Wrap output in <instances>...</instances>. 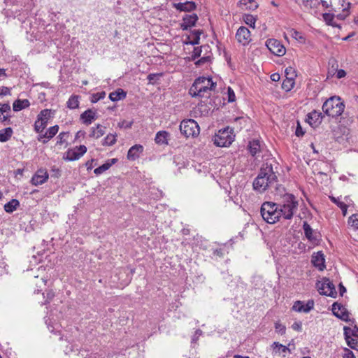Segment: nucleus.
<instances>
[{
  "label": "nucleus",
  "instance_id": "nucleus-33",
  "mask_svg": "<svg viewBox=\"0 0 358 358\" xmlns=\"http://www.w3.org/2000/svg\"><path fill=\"white\" fill-rule=\"evenodd\" d=\"M260 149L259 141L257 140H253L250 142L248 145V150L252 156H255Z\"/></svg>",
  "mask_w": 358,
  "mask_h": 358
},
{
  "label": "nucleus",
  "instance_id": "nucleus-41",
  "mask_svg": "<svg viewBox=\"0 0 358 358\" xmlns=\"http://www.w3.org/2000/svg\"><path fill=\"white\" fill-rule=\"evenodd\" d=\"M110 168L109 162H106L105 164L95 169L94 173L96 175H100L107 171Z\"/></svg>",
  "mask_w": 358,
  "mask_h": 358
},
{
  "label": "nucleus",
  "instance_id": "nucleus-52",
  "mask_svg": "<svg viewBox=\"0 0 358 358\" xmlns=\"http://www.w3.org/2000/svg\"><path fill=\"white\" fill-rule=\"evenodd\" d=\"M209 60V57H203L198 61L195 62L196 66H201L205 63H206Z\"/></svg>",
  "mask_w": 358,
  "mask_h": 358
},
{
  "label": "nucleus",
  "instance_id": "nucleus-53",
  "mask_svg": "<svg viewBox=\"0 0 358 358\" xmlns=\"http://www.w3.org/2000/svg\"><path fill=\"white\" fill-rule=\"evenodd\" d=\"M200 43V38L199 36H194V38L192 41L186 42V44H191V45H198Z\"/></svg>",
  "mask_w": 358,
  "mask_h": 358
},
{
  "label": "nucleus",
  "instance_id": "nucleus-3",
  "mask_svg": "<svg viewBox=\"0 0 358 358\" xmlns=\"http://www.w3.org/2000/svg\"><path fill=\"white\" fill-rule=\"evenodd\" d=\"M278 205V210L280 213V218L283 217L286 220H290L294 215V212L296 210L298 201L296 200L293 194H286L282 203Z\"/></svg>",
  "mask_w": 358,
  "mask_h": 358
},
{
  "label": "nucleus",
  "instance_id": "nucleus-22",
  "mask_svg": "<svg viewBox=\"0 0 358 358\" xmlns=\"http://www.w3.org/2000/svg\"><path fill=\"white\" fill-rule=\"evenodd\" d=\"M348 331H351V328L345 327H344V335L345 339L348 343V345L355 350H358V340L357 338H352L348 334Z\"/></svg>",
  "mask_w": 358,
  "mask_h": 358
},
{
  "label": "nucleus",
  "instance_id": "nucleus-60",
  "mask_svg": "<svg viewBox=\"0 0 358 358\" xmlns=\"http://www.w3.org/2000/svg\"><path fill=\"white\" fill-rule=\"evenodd\" d=\"M271 79L274 82H277L280 79V76L279 73H273L271 76Z\"/></svg>",
  "mask_w": 358,
  "mask_h": 358
},
{
  "label": "nucleus",
  "instance_id": "nucleus-27",
  "mask_svg": "<svg viewBox=\"0 0 358 358\" xmlns=\"http://www.w3.org/2000/svg\"><path fill=\"white\" fill-rule=\"evenodd\" d=\"M169 136V133L166 131H158L156 134L155 141L157 144L162 145V144H168L167 137Z\"/></svg>",
  "mask_w": 358,
  "mask_h": 358
},
{
  "label": "nucleus",
  "instance_id": "nucleus-40",
  "mask_svg": "<svg viewBox=\"0 0 358 358\" xmlns=\"http://www.w3.org/2000/svg\"><path fill=\"white\" fill-rule=\"evenodd\" d=\"M106 96V92L104 91L94 93L91 96V102L96 103L98 101L103 99Z\"/></svg>",
  "mask_w": 358,
  "mask_h": 358
},
{
  "label": "nucleus",
  "instance_id": "nucleus-36",
  "mask_svg": "<svg viewBox=\"0 0 358 358\" xmlns=\"http://www.w3.org/2000/svg\"><path fill=\"white\" fill-rule=\"evenodd\" d=\"M344 0H333L329 11L337 12L344 6Z\"/></svg>",
  "mask_w": 358,
  "mask_h": 358
},
{
  "label": "nucleus",
  "instance_id": "nucleus-23",
  "mask_svg": "<svg viewBox=\"0 0 358 358\" xmlns=\"http://www.w3.org/2000/svg\"><path fill=\"white\" fill-rule=\"evenodd\" d=\"M242 10H255L258 8V4L254 0H241L238 3Z\"/></svg>",
  "mask_w": 358,
  "mask_h": 358
},
{
  "label": "nucleus",
  "instance_id": "nucleus-38",
  "mask_svg": "<svg viewBox=\"0 0 358 358\" xmlns=\"http://www.w3.org/2000/svg\"><path fill=\"white\" fill-rule=\"evenodd\" d=\"M243 21L245 22V24H247L252 28L255 27V22H256L257 18L255 16H253L252 15H250V14H245L243 16Z\"/></svg>",
  "mask_w": 358,
  "mask_h": 358
},
{
  "label": "nucleus",
  "instance_id": "nucleus-1",
  "mask_svg": "<svg viewBox=\"0 0 358 358\" xmlns=\"http://www.w3.org/2000/svg\"><path fill=\"white\" fill-rule=\"evenodd\" d=\"M278 178L273 170L271 164L263 165L260 171L253 182V187L259 192H264L269 187L277 186Z\"/></svg>",
  "mask_w": 358,
  "mask_h": 358
},
{
  "label": "nucleus",
  "instance_id": "nucleus-26",
  "mask_svg": "<svg viewBox=\"0 0 358 358\" xmlns=\"http://www.w3.org/2000/svg\"><path fill=\"white\" fill-rule=\"evenodd\" d=\"M127 93L122 89H117L116 91L110 93L109 99L112 101H117L126 97Z\"/></svg>",
  "mask_w": 358,
  "mask_h": 358
},
{
  "label": "nucleus",
  "instance_id": "nucleus-48",
  "mask_svg": "<svg viewBox=\"0 0 358 358\" xmlns=\"http://www.w3.org/2000/svg\"><path fill=\"white\" fill-rule=\"evenodd\" d=\"M343 358H355V356L352 351L349 350L348 348H344V353L343 355Z\"/></svg>",
  "mask_w": 358,
  "mask_h": 358
},
{
  "label": "nucleus",
  "instance_id": "nucleus-10",
  "mask_svg": "<svg viewBox=\"0 0 358 358\" xmlns=\"http://www.w3.org/2000/svg\"><path fill=\"white\" fill-rule=\"evenodd\" d=\"M268 49L274 55L282 56L285 54V48L281 43L274 38L268 39L266 42Z\"/></svg>",
  "mask_w": 358,
  "mask_h": 358
},
{
  "label": "nucleus",
  "instance_id": "nucleus-62",
  "mask_svg": "<svg viewBox=\"0 0 358 358\" xmlns=\"http://www.w3.org/2000/svg\"><path fill=\"white\" fill-rule=\"evenodd\" d=\"M235 122H238L240 124H242L243 122H246V119L243 117H238L234 119Z\"/></svg>",
  "mask_w": 358,
  "mask_h": 358
},
{
  "label": "nucleus",
  "instance_id": "nucleus-32",
  "mask_svg": "<svg viewBox=\"0 0 358 358\" xmlns=\"http://www.w3.org/2000/svg\"><path fill=\"white\" fill-rule=\"evenodd\" d=\"M12 134L13 129L10 127H7L6 129L0 130V141H7L11 137Z\"/></svg>",
  "mask_w": 358,
  "mask_h": 358
},
{
  "label": "nucleus",
  "instance_id": "nucleus-31",
  "mask_svg": "<svg viewBox=\"0 0 358 358\" xmlns=\"http://www.w3.org/2000/svg\"><path fill=\"white\" fill-rule=\"evenodd\" d=\"M79 96L72 95L66 102V106L70 109H76L79 106Z\"/></svg>",
  "mask_w": 358,
  "mask_h": 358
},
{
  "label": "nucleus",
  "instance_id": "nucleus-9",
  "mask_svg": "<svg viewBox=\"0 0 358 358\" xmlns=\"http://www.w3.org/2000/svg\"><path fill=\"white\" fill-rule=\"evenodd\" d=\"M50 117V110H42L38 115L37 120L34 124V129L37 133H42L46 127L48 121Z\"/></svg>",
  "mask_w": 358,
  "mask_h": 358
},
{
  "label": "nucleus",
  "instance_id": "nucleus-61",
  "mask_svg": "<svg viewBox=\"0 0 358 358\" xmlns=\"http://www.w3.org/2000/svg\"><path fill=\"white\" fill-rule=\"evenodd\" d=\"M94 160L92 159L91 160L87 161L85 163V166H86L87 170H91L93 168V162H94Z\"/></svg>",
  "mask_w": 358,
  "mask_h": 358
},
{
  "label": "nucleus",
  "instance_id": "nucleus-39",
  "mask_svg": "<svg viewBox=\"0 0 358 358\" xmlns=\"http://www.w3.org/2000/svg\"><path fill=\"white\" fill-rule=\"evenodd\" d=\"M323 19L326 22L328 25H331L333 27H341L338 24L334 22V15L331 13H324Z\"/></svg>",
  "mask_w": 358,
  "mask_h": 358
},
{
  "label": "nucleus",
  "instance_id": "nucleus-37",
  "mask_svg": "<svg viewBox=\"0 0 358 358\" xmlns=\"http://www.w3.org/2000/svg\"><path fill=\"white\" fill-rule=\"evenodd\" d=\"M116 136V134H108L104 138L102 145L105 146H111L114 145L117 141Z\"/></svg>",
  "mask_w": 358,
  "mask_h": 358
},
{
  "label": "nucleus",
  "instance_id": "nucleus-43",
  "mask_svg": "<svg viewBox=\"0 0 358 358\" xmlns=\"http://www.w3.org/2000/svg\"><path fill=\"white\" fill-rule=\"evenodd\" d=\"M273 345L274 346L273 350L275 352H286L289 350L285 345H283L278 342H274Z\"/></svg>",
  "mask_w": 358,
  "mask_h": 358
},
{
  "label": "nucleus",
  "instance_id": "nucleus-58",
  "mask_svg": "<svg viewBox=\"0 0 358 358\" xmlns=\"http://www.w3.org/2000/svg\"><path fill=\"white\" fill-rule=\"evenodd\" d=\"M159 75L158 74H155V73H150L148 76V80H149V82L150 83H153L154 81L155 80L157 76H159Z\"/></svg>",
  "mask_w": 358,
  "mask_h": 358
},
{
  "label": "nucleus",
  "instance_id": "nucleus-4",
  "mask_svg": "<svg viewBox=\"0 0 358 358\" xmlns=\"http://www.w3.org/2000/svg\"><path fill=\"white\" fill-rule=\"evenodd\" d=\"M345 105L339 96H334L328 99L322 106L323 112L328 116L337 117L344 111Z\"/></svg>",
  "mask_w": 358,
  "mask_h": 358
},
{
  "label": "nucleus",
  "instance_id": "nucleus-14",
  "mask_svg": "<svg viewBox=\"0 0 358 358\" xmlns=\"http://www.w3.org/2000/svg\"><path fill=\"white\" fill-rule=\"evenodd\" d=\"M48 179V173L45 169H38L33 176L31 182L33 185L38 186L45 183Z\"/></svg>",
  "mask_w": 358,
  "mask_h": 358
},
{
  "label": "nucleus",
  "instance_id": "nucleus-56",
  "mask_svg": "<svg viewBox=\"0 0 358 358\" xmlns=\"http://www.w3.org/2000/svg\"><path fill=\"white\" fill-rule=\"evenodd\" d=\"M10 89L7 87H0V95H8L10 94Z\"/></svg>",
  "mask_w": 358,
  "mask_h": 358
},
{
  "label": "nucleus",
  "instance_id": "nucleus-19",
  "mask_svg": "<svg viewBox=\"0 0 358 358\" xmlns=\"http://www.w3.org/2000/svg\"><path fill=\"white\" fill-rule=\"evenodd\" d=\"M96 111L92 109H87L80 115V119L84 124L89 125L93 120L96 119Z\"/></svg>",
  "mask_w": 358,
  "mask_h": 358
},
{
  "label": "nucleus",
  "instance_id": "nucleus-2",
  "mask_svg": "<svg viewBox=\"0 0 358 358\" xmlns=\"http://www.w3.org/2000/svg\"><path fill=\"white\" fill-rule=\"evenodd\" d=\"M215 86L216 83L210 78L199 77L194 82L189 93L192 96L209 98L210 92L215 90Z\"/></svg>",
  "mask_w": 358,
  "mask_h": 358
},
{
  "label": "nucleus",
  "instance_id": "nucleus-51",
  "mask_svg": "<svg viewBox=\"0 0 358 358\" xmlns=\"http://www.w3.org/2000/svg\"><path fill=\"white\" fill-rule=\"evenodd\" d=\"M295 134L296 136H302L304 134V131L300 125L299 122L297 124V127L296 129Z\"/></svg>",
  "mask_w": 358,
  "mask_h": 358
},
{
  "label": "nucleus",
  "instance_id": "nucleus-64",
  "mask_svg": "<svg viewBox=\"0 0 358 358\" xmlns=\"http://www.w3.org/2000/svg\"><path fill=\"white\" fill-rule=\"evenodd\" d=\"M292 36L296 38V39H301L302 38V36H301V33L296 31H294V34H292Z\"/></svg>",
  "mask_w": 358,
  "mask_h": 358
},
{
  "label": "nucleus",
  "instance_id": "nucleus-57",
  "mask_svg": "<svg viewBox=\"0 0 358 358\" xmlns=\"http://www.w3.org/2000/svg\"><path fill=\"white\" fill-rule=\"evenodd\" d=\"M346 76V72L343 69H339L337 71L336 77L338 78H344Z\"/></svg>",
  "mask_w": 358,
  "mask_h": 358
},
{
  "label": "nucleus",
  "instance_id": "nucleus-8",
  "mask_svg": "<svg viewBox=\"0 0 358 358\" xmlns=\"http://www.w3.org/2000/svg\"><path fill=\"white\" fill-rule=\"evenodd\" d=\"M317 289L320 294L336 298L337 292L333 282L327 278H324L321 282L316 285Z\"/></svg>",
  "mask_w": 358,
  "mask_h": 358
},
{
  "label": "nucleus",
  "instance_id": "nucleus-28",
  "mask_svg": "<svg viewBox=\"0 0 358 358\" xmlns=\"http://www.w3.org/2000/svg\"><path fill=\"white\" fill-rule=\"evenodd\" d=\"M20 206V202L15 199H11L4 205V210L6 213H13Z\"/></svg>",
  "mask_w": 358,
  "mask_h": 358
},
{
  "label": "nucleus",
  "instance_id": "nucleus-45",
  "mask_svg": "<svg viewBox=\"0 0 358 358\" xmlns=\"http://www.w3.org/2000/svg\"><path fill=\"white\" fill-rule=\"evenodd\" d=\"M275 328L276 331L278 332L279 334H280L282 335L285 334L286 328L282 324H280L279 322L275 323Z\"/></svg>",
  "mask_w": 358,
  "mask_h": 358
},
{
  "label": "nucleus",
  "instance_id": "nucleus-6",
  "mask_svg": "<svg viewBox=\"0 0 358 358\" xmlns=\"http://www.w3.org/2000/svg\"><path fill=\"white\" fill-rule=\"evenodd\" d=\"M234 137L232 129L227 127L220 130L218 134L214 136L213 141L218 147H228L234 141Z\"/></svg>",
  "mask_w": 358,
  "mask_h": 358
},
{
  "label": "nucleus",
  "instance_id": "nucleus-30",
  "mask_svg": "<svg viewBox=\"0 0 358 358\" xmlns=\"http://www.w3.org/2000/svg\"><path fill=\"white\" fill-rule=\"evenodd\" d=\"M303 229L306 237L310 241H314L316 240V238L313 236V230L311 228V227L308 224L307 222H303Z\"/></svg>",
  "mask_w": 358,
  "mask_h": 358
},
{
  "label": "nucleus",
  "instance_id": "nucleus-34",
  "mask_svg": "<svg viewBox=\"0 0 358 358\" xmlns=\"http://www.w3.org/2000/svg\"><path fill=\"white\" fill-rule=\"evenodd\" d=\"M294 78L292 77H287L282 82V88L286 92H289L294 87Z\"/></svg>",
  "mask_w": 358,
  "mask_h": 358
},
{
  "label": "nucleus",
  "instance_id": "nucleus-25",
  "mask_svg": "<svg viewBox=\"0 0 358 358\" xmlns=\"http://www.w3.org/2000/svg\"><path fill=\"white\" fill-rule=\"evenodd\" d=\"M30 103L28 99H17L13 104V109L14 111H20L29 107Z\"/></svg>",
  "mask_w": 358,
  "mask_h": 358
},
{
  "label": "nucleus",
  "instance_id": "nucleus-59",
  "mask_svg": "<svg viewBox=\"0 0 358 358\" xmlns=\"http://www.w3.org/2000/svg\"><path fill=\"white\" fill-rule=\"evenodd\" d=\"M292 327L293 329H294L296 331H301V324L300 322H294L292 325Z\"/></svg>",
  "mask_w": 358,
  "mask_h": 358
},
{
  "label": "nucleus",
  "instance_id": "nucleus-15",
  "mask_svg": "<svg viewBox=\"0 0 358 358\" xmlns=\"http://www.w3.org/2000/svg\"><path fill=\"white\" fill-rule=\"evenodd\" d=\"M314 307V302L312 300L308 301L306 304L300 301L294 303L292 309L296 312L308 313Z\"/></svg>",
  "mask_w": 358,
  "mask_h": 358
},
{
  "label": "nucleus",
  "instance_id": "nucleus-17",
  "mask_svg": "<svg viewBox=\"0 0 358 358\" xmlns=\"http://www.w3.org/2000/svg\"><path fill=\"white\" fill-rule=\"evenodd\" d=\"M198 20V17L196 14L185 15L182 19V23L180 24L182 30H187L192 26H194L195 23Z\"/></svg>",
  "mask_w": 358,
  "mask_h": 358
},
{
  "label": "nucleus",
  "instance_id": "nucleus-35",
  "mask_svg": "<svg viewBox=\"0 0 358 358\" xmlns=\"http://www.w3.org/2000/svg\"><path fill=\"white\" fill-rule=\"evenodd\" d=\"M348 225L355 231L358 230V213L353 214L349 217Z\"/></svg>",
  "mask_w": 358,
  "mask_h": 358
},
{
  "label": "nucleus",
  "instance_id": "nucleus-54",
  "mask_svg": "<svg viewBox=\"0 0 358 358\" xmlns=\"http://www.w3.org/2000/svg\"><path fill=\"white\" fill-rule=\"evenodd\" d=\"M55 294L52 291H48L46 294L47 299L45 301V303H49L54 297Z\"/></svg>",
  "mask_w": 358,
  "mask_h": 358
},
{
  "label": "nucleus",
  "instance_id": "nucleus-50",
  "mask_svg": "<svg viewBox=\"0 0 358 358\" xmlns=\"http://www.w3.org/2000/svg\"><path fill=\"white\" fill-rule=\"evenodd\" d=\"M332 1L333 0H320V3H322L324 8L329 10Z\"/></svg>",
  "mask_w": 358,
  "mask_h": 358
},
{
  "label": "nucleus",
  "instance_id": "nucleus-18",
  "mask_svg": "<svg viewBox=\"0 0 358 358\" xmlns=\"http://www.w3.org/2000/svg\"><path fill=\"white\" fill-rule=\"evenodd\" d=\"M59 126L55 125L53 127H50L45 134H40L38 140L43 143H46L48 141L52 138L53 136L56 135L58 132Z\"/></svg>",
  "mask_w": 358,
  "mask_h": 358
},
{
  "label": "nucleus",
  "instance_id": "nucleus-46",
  "mask_svg": "<svg viewBox=\"0 0 358 358\" xmlns=\"http://www.w3.org/2000/svg\"><path fill=\"white\" fill-rule=\"evenodd\" d=\"M227 94H228V101L234 102L235 101L236 96H235V93H234V90L230 87H229L227 89Z\"/></svg>",
  "mask_w": 358,
  "mask_h": 358
},
{
  "label": "nucleus",
  "instance_id": "nucleus-5",
  "mask_svg": "<svg viewBox=\"0 0 358 358\" xmlns=\"http://www.w3.org/2000/svg\"><path fill=\"white\" fill-rule=\"evenodd\" d=\"M278 205L273 202L266 201L261 206V215L264 221L269 224H274L280 220V213L278 210Z\"/></svg>",
  "mask_w": 358,
  "mask_h": 358
},
{
  "label": "nucleus",
  "instance_id": "nucleus-49",
  "mask_svg": "<svg viewBox=\"0 0 358 358\" xmlns=\"http://www.w3.org/2000/svg\"><path fill=\"white\" fill-rule=\"evenodd\" d=\"M69 135V133H64V132H62L59 134V136H57L58 138V141L57 142V144H63L65 141H66V139H65V136H68Z\"/></svg>",
  "mask_w": 358,
  "mask_h": 358
},
{
  "label": "nucleus",
  "instance_id": "nucleus-24",
  "mask_svg": "<svg viewBox=\"0 0 358 358\" xmlns=\"http://www.w3.org/2000/svg\"><path fill=\"white\" fill-rule=\"evenodd\" d=\"M175 8L181 11H191L196 8V5L193 1H186L185 3H176Z\"/></svg>",
  "mask_w": 358,
  "mask_h": 358
},
{
  "label": "nucleus",
  "instance_id": "nucleus-11",
  "mask_svg": "<svg viewBox=\"0 0 358 358\" xmlns=\"http://www.w3.org/2000/svg\"><path fill=\"white\" fill-rule=\"evenodd\" d=\"M87 152L85 145L76 146L72 149H69L66 152L64 159L68 161H74L80 159Z\"/></svg>",
  "mask_w": 358,
  "mask_h": 358
},
{
  "label": "nucleus",
  "instance_id": "nucleus-44",
  "mask_svg": "<svg viewBox=\"0 0 358 358\" xmlns=\"http://www.w3.org/2000/svg\"><path fill=\"white\" fill-rule=\"evenodd\" d=\"M133 123V121L127 122L126 120H122L118 123V127L120 128L129 129L131 127Z\"/></svg>",
  "mask_w": 358,
  "mask_h": 358
},
{
  "label": "nucleus",
  "instance_id": "nucleus-63",
  "mask_svg": "<svg viewBox=\"0 0 358 358\" xmlns=\"http://www.w3.org/2000/svg\"><path fill=\"white\" fill-rule=\"evenodd\" d=\"M339 291H340V294L341 296H343V294L346 292V288L342 285V283H341L339 285Z\"/></svg>",
  "mask_w": 358,
  "mask_h": 358
},
{
  "label": "nucleus",
  "instance_id": "nucleus-16",
  "mask_svg": "<svg viewBox=\"0 0 358 358\" xmlns=\"http://www.w3.org/2000/svg\"><path fill=\"white\" fill-rule=\"evenodd\" d=\"M322 115L320 112L313 110L307 115V121L312 127L318 126L322 120Z\"/></svg>",
  "mask_w": 358,
  "mask_h": 358
},
{
  "label": "nucleus",
  "instance_id": "nucleus-29",
  "mask_svg": "<svg viewBox=\"0 0 358 358\" xmlns=\"http://www.w3.org/2000/svg\"><path fill=\"white\" fill-rule=\"evenodd\" d=\"M105 133V131L103 128V127L98 124L96 127L92 128V131L90 136L94 138H99L101 137Z\"/></svg>",
  "mask_w": 358,
  "mask_h": 358
},
{
  "label": "nucleus",
  "instance_id": "nucleus-20",
  "mask_svg": "<svg viewBox=\"0 0 358 358\" xmlns=\"http://www.w3.org/2000/svg\"><path fill=\"white\" fill-rule=\"evenodd\" d=\"M324 257L322 252H318L313 255L311 259L313 264L320 271H322L324 268Z\"/></svg>",
  "mask_w": 358,
  "mask_h": 358
},
{
  "label": "nucleus",
  "instance_id": "nucleus-13",
  "mask_svg": "<svg viewBox=\"0 0 358 358\" xmlns=\"http://www.w3.org/2000/svg\"><path fill=\"white\" fill-rule=\"evenodd\" d=\"M332 312L338 318L344 321L348 320L349 313L347 309L341 303L337 302L334 303L332 305Z\"/></svg>",
  "mask_w": 358,
  "mask_h": 358
},
{
  "label": "nucleus",
  "instance_id": "nucleus-42",
  "mask_svg": "<svg viewBox=\"0 0 358 358\" xmlns=\"http://www.w3.org/2000/svg\"><path fill=\"white\" fill-rule=\"evenodd\" d=\"M302 3L306 8H312L320 4L318 0H303Z\"/></svg>",
  "mask_w": 358,
  "mask_h": 358
},
{
  "label": "nucleus",
  "instance_id": "nucleus-12",
  "mask_svg": "<svg viewBox=\"0 0 358 358\" xmlns=\"http://www.w3.org/2000/svg\"><path fill=\"white\" fill-rule=\"evenodd\" d=\"M236 38L238 43L245 45L251 41L250 31L247 27L242 26L237 30Z\"/></svg>",
  "mask_w": 358,
  "mask_h": 358
},
{
  "label": "nucleus",
  "instance_id": "nucleus-55",
  "mask_svg": "<svg viewBox=\"0 0 358 358\" xmlns=\"http://www.w3.org/2000/svg\"><path fill=\"white\" fill-rule=\"evenodd\" d=\"M339 208L341 209L343 215H346L347 210H348V206L344 202H340L339 203Z\"/></svg>",
  "mask_w": 358,
  "mask_h": 358
},
{
  "label": "nucleus",
  "instance_id": "nucleus-7",
  "mask_svg": "<svg viewBox=\"0 0 358 358\" xmlns=\"http://www.w3.org/2000/svg\"><path fill=\"white\" fill-rule=\"evenodd\" d=\"M180 130L185 137H195L200 132L199 124L193 119L182 120L180 124Z\"/></svg>",
  "mask_w": 358,
  "mask_h": 358
},
{
  "label": "nucleus",
  "instance_id": "nucleus-47",
  "mask_svg": "<svg viewBox=\"0 0 358 358\" xmlns=\"http://www.w3.org/2000/svg\"><path fill=\"white\" fill-rule=\"evenodd\" d=\"M201 48L202 47H201V48L196 47V48H194V50H193L192 55V60H194L197 57H200L201 53Z\"/></svg>",
  "mask_w": 358,
  "mask_h": 358
},
{
  "label": "nucleus",
  "instance_id": "nucleus-21",
  "mask_svg": "<svg viewBox=\"0 0 358 358\" xmlns=\"http://www.w3.org/2000/svg\"><path fill=\"white\" fill-rule=\"evenodd\" d=\"M143 151L141 145H134L130 148L127 153V158L129 160H135L139 157V154Z\"/></svg>",
  "mask_w": 358,
  "mask_h": 358
}]
</instances>
